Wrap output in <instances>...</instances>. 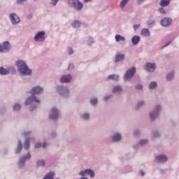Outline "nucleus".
Returning a JSON list of instances; mask_svg holds the SVG:
<instances>
[{"instance_id":"1","label":"nucleus","mask_w":179,"mask_h":179,"mask_svg":"<svg viewBox=\"0 0 179 179\" xmlns=\"http://www.w3.org/2000/svg\"><path fill=\"white\" fill-rule=\"evenodd\" d=\"M16 66L18 69L19 72L22 76H31L32 73V70L29 69L27 64L23 61H17L16 62Z\"/></svg>"},{"instance_id":"2","label":"nucleus","mask_w":179,"mask_h":179,"mask_svg":"<svg viewBox=\"0 0 179 179\" xmlns=\"http://www.w3.org/2000/svg\"><path fill=\"white\" fill-rule=\"evenodd\" d=\"M68 4L70 8H73L78 12H80L84 8V4L80 0H69Z\"/></svg>"},{"instance_id":"3","label":"nucleus","mask_w":179,"mask_h":179,"mask_svg":"<svg viewBox=\"0 0 179 179\" xmlns=\"http://www.w3.org/2000/svg\"><path fill=\"white\" fill-rule=\"evenodd\" d=\"M10 49V45L8 41H5L3 44H0V52H8Z\"/></svg>"},{"instance_id":"4","label":"nucleus","mask_w":179,"mask_h":179,"mask_svg":"<svg viewBox=\"0 0 179 179\" xmlns=\"http://www.w3.org/2000/svg\"><path fill=\"white\" fill-rule=\"evenodd\" d=\"M135 73H136V69L135 67H133L131 69H129L125 76H124V80H128L134 77L135 76Z\"/></svg>"},{"instance_id":"5","label":"nucleus","mask_w":179,"mask_h":179,"mask_svg":"<svg viewBox=\"0 0 179 179\" xmlns=\"http://www.w3.org/2000/svg\"><path fill=\"white\" fill-rule=\"evenodd\" d=\"M33 103H40V100L37 99L36 96L34 95L28 97L24 104L25 106H29L30 104H32Z\"/></svg>"},{"instance_id":"6","label":"nucleus","mask_w":179,"mask_h":179,"mask_svg":"<svg viewBox=\"0 0 179 179\" xmlns=\"http://www.w3.org/2000/svg\"><path fill=\"white\" fill-rule=\"evenodd\" d=\"M35 41H45V31H39L34 36Z\"/></svg>"},{"instance_id":"7","label":"nucleus","mask_w":179,"mask_h":179,"mask_svg":"<svg viewBox=\"0 0 179 179\" xmlns=\"http://www.w3.org/2000/svg\"><path fill=\"white\" fill-rule=\"evenodd\" d=\"M59 118V110L56 108H52L50 113V119L57 120Z\"/></svg>"},{"instance_id":"8","label":"nucleus","mask_w":179,"mask_h":179,"mask_svg":"<svg viewBox=\"0 0 179 179\" xmlns=\"http://www.w3.org/2000/svg\"><path fill=\"white\" fill-rule=\"evenodd\" d=\"M9 19L11 23H20L21 22L20 17L15 13H10L9 15Z\"/></svg>"},{"instance_id":"9","label":"nucleus","mask_w":179,"mask_h":179,"mask_svg":"<svg viewBox=\"0 0 179 179\" xmlns=\"http://www.w3.org/2000/svg\"><path fill=\"white\" fill-rule=\"evenodd\" d=\"M43 91H44L43 88L39 86H36L31 89V90L30 91V94L38 95V94H42Z\"/></svg>"},{"instance_id":"10","label":"nucleus","mask_w":179,"mask_h":179,"mask_svg":"<svg viewBox=\"0 0 179 179\" xmlns=\"http://www.w3.org/2000/svg\"><path fill=\"white\" fill-rule=\"evenodd\" d=\"M86 174H88L90 176L91 178H94V171L92 169H85V171H82L79 173V175L80 176H85Z\"/></svg>"},{"instance_id":"11","label":"nucleus","mask_w":179,"mask_h":179,"mask_svg":"<svg viewBox=\"0 0 179 179\" xmlns=\"http://www.w3.org/2000/svg\"><path fill=\"white\" fill-rule=\"evenodd\" d=\"M72 80L71 75H64L61 77L60 82L62 83H69Z\"/></svg>"},{"instance_id":"12","label":"nucleus","mask_w":179,"mask_h":179,"mask_svg":"<svg viewBox=\"0 0 179 179\" xmlns=\"http://www.w3.org/2000/svg\"><path fill=\"white\" fill-rule=\"evenodd\" d=\"M161 108L159 106H156V110L150 113V117L152 121H154L155 120V117H158L159 113L158 112L160 110Z\"/></svg>"},{"instance_id":"13","label":"nucleus","mask_w":179,"mask_h":179,"mask_svg":"<svg viewBox=\"0 0 179 179\" xmlns=\"http://www.w3.org/2000/svg\"><path fill=\"white\" fill-rule=\"evenodd\" d=\"M31 157V155L30 153H28L27 157H23L20 159L19 162V166L22 167L25 164V162L27 160L30 159Z\"/></svg>"},{"instance_id":"14","label":"nucleus","mask_w":179,"mask_h":179,"mask_svg":"<svg viewBox=\"0 0 179 179\" xmlns=\"http://www.w3.org/2000/svg\"><path fill=\"white\" fill-rule=\"evenodd\" d=\"M156 69V65L155 64H151V63H147L146 64V66H145V69L148 71V72H154V71Z\"/></svg>"},{"instance_id":"15","label":"nucleus","mask_w":179,"mask_h":179,"mask_svg":"<svg viewBox=\"0 0 179 179\" xmlns=\"http://www.w3.org/2000/svg\"><path fill=\"white\" fill-rule=\"evenodd\" d=\"M156 160L157 161L158 163H164L167 162L168 159L166 155H161L159 156L156 157Z\"/></svg>"},{"instance_id":"16","label":"nucleus","mask_w":179,"mask_h":179,"mask_svg":"<svg viewBox=\"0 0 179 179\" xmlns=\"http://www.w3.org/2000/svg\"><path fill=\"white\" fill-rule=\"evenodd\" d=\"M59 93L61 95H65V93H66V94H69V90H68L66 87H59Z\"/></svg>"},{"instance_id":"17","label":"nucleus","mask_w":179,"mask_h":179,"mask_svg":"<svg viewBox=\"0 0 179 179\" xmlns=\"http://www.w3.org/2000/svg\"><path fill=\"white\" fill-rule=\"evenodd\" d=\"M124 58L125 55H117L115 58V63L122 62Z\"/></svg>"},{"instance_id":"18","label":"nucleus","mask_w":179,"mask_h":179,"mask_svg":"<svg viewBox=\"0 0 179 179\" xmlns=\"http://www.w3.org/2000/svg\"><path fill=\"white\" fill-rule=\"evenodd\" d=\"M10 73V71L8 69H5L4 67H0V75L6 76Z\"/></svg>"},{"instance_id":"19","label":"nucleus","mask_w":179,"mask_h":179,"mask_svg":"<svg viewBox=\"0 0 179 179\" xmlns=\"http://www.w3.org/2000/svg\"><path fill=\"white\" fill-rule=\"evenodd\" d=\"M121 92H122L121 86H115L113 90V93L120 94Z\"/></svg>"},{"instance_id":"20","label":"nucleus","mask_w":179,"mask_h":179,"mask_svg":"<svg viewBox=\"0 0 179 179\" xmlns=\"http://www.w3.org/2000/svg\"><path fill=\"white\" fill-rule=\"evenodd\" d=\"M115 41H117V43H120V41H125V37L120 35V34H117L115 36Z\"/></svg>"},{"instance_id":"21","label":"nucleus","mask_w":179,"mask_h":179,"mask_svg":"<svg viewBox=\"0 0 179 179\" xmlns=\"http://www.w3.org/2000/svg\"><path fill=\"white\" fill-rule=\"evenodd\" d=\"M170 3V0H161L159 5L160 6L164 7V6H169Z\"/></svg>"},{"instance_id":"22","label":"nucleus","mask_w":179,"mask_h":179,"mask_svg":"<svg viewBox=\"0 0 179 179\" xmlns=\"http://www.w3.org/2000/svg\"><path fill=\"white\" fill-rule=\"evenodd\" d=\"M120 141H121V134H115L113 137V141L119 142Z\"/></svg>"},{"instance_id":"23","label":"nucleus","mask_w":179,"mask_h":179,"mask_svg":"<svg viewBox=\"0 0 179 179\" xmlns=\"http://www.w3.org/2000/svg\"><path fill=\"white\" fill-rule=\"evenodd\" d=\"M55 176V173L53 171H51L48 173L47 176L44 177L43 179H54Z\"/></svg>"},{"instance_id":"24","label":"nucleus","mask_w":179,"mask_h":179,"mask_svg":"<svg viewBox=\"0 0 179 179\" xmlns=\"http://www.w3.org/2000/svg\"><path fill=\"white\" fill-rule=\"evenodd\" d=\"M24 150H28L30 148V139L27 138L24 141Z\"/></svg>"},{"instance_id":"25","label":"nucleus","mask_w":179,"mask_h":179,"mask_svg":"<svg viewBox=\"0 0 179 179\" xmlns=\"http://www.w3.org/2000/svg\"><path fill=\"white\" fill-rule=\"evenodd\" d=\"M120 78V77L117 75H110L108 76V80H112L114 81H118V79Z\"/></svg>"},{"instance_id":"26","label":"nucleus","mask_w":179,"mask_h":179,"mask_svg":"<svg viewBox=\"0 0 179 179\" xmlns=\"http://www.w3.org/2000/svg\"><path fill=\"white\" fill-rule=\"evenodd\" d=\"M22 150V141H18V145H17V148L16 149V153L17 154L20 153Z\"/></svg>"},{"instance_id":"27","label":"nucleus","mask_w":179,"mask_h":179,"mask_svg":"<svg viewBox=\"0 0 179 179\" xmlns=\"http://www.w3.org/2000/svg\"><path fill=\"white\" fill-rule=\"evenodd\" d=\"M142 36H144L145 37H149L150 36V31L148 29H143L141 31Z\"/></svg>"},{"instance_id":"28","label":"nucleus","mask_w":179,"mask_h":179,"mask_svg":"<svg viewBox=\"0 0 179 179\" xmlns=\"http://www.w3.org/2000/svg\"><path fill=\"white\" fill-rule=\"evenodd\" d=\"M131 41H132L133 44L136 45L140 41V37L138 36H134L132 38Z\"/></svg>"},{"instance_id":"29","label":"nucleus","mask_w":179,"mask_h":179,"mask_svg":"<svg viewBox=\"0 0 179 179\" xmlns=\"http://www.w3.org/2000/svg\"><path fill=\"white\" fill-rule=\"evenodd\" d=\"M46 148V147H47V145H46V143H44L43 145L41 143H36V145H35V148L36 149H38V148Z\"/></svg>"},{"instance_id":"30","label":"nucleus","mask_w":179,"mask_h":179,"mask_svg":"<svg viewBox=\"0 0 179 179\" xmlns=\"http://www.w3.org/2000/svg\"><path fill=\"white\" fill-rule=\"evenodd\" d=\"M128 2H129V0H122L120 3V6L121 9H124V7L126 6V5Z\"/></svg>"},{"instance_id":"31","label":"nucleus","mask_w":179,"mask_h":179,"mask_svg":"<svg viewBox=\"0 0 179 179\" xmlns=\"http://www.w3.org/2000/svg\"><path fill=\"white\" fill-rule=\"evenodd\" d=\"M171 18L164 17L161 20L160 23H171Z\"/></svg>"},{"instance_id":"32","label":"nucleus","mask_w":179,"mask_h":179,"mask_svg":"<svg viewBox=\"0 0 179 179\" xmlns=\"http://www.w3.org/2000/svg\"><path fill=\"white\" fill-rule=\"evenodd\" d=\"M173 78H174V73H173V72L170 73H168L167 76H166V80H167L168 81L172 80L173 79Z\"/></svg>"},{"instance_id":"33","label":"nucleus","mask_w":179,"mask_h":179,"mask_svg":"<svg viewBox=\"0 0 179 179\" xmlns=\"http://www.w3.org/2000/svg\"><path fill=\"white\" fill-rule=\"evenodd\" d=\"M157 86V83H156V82H152V83L150 84V85H149V88H150V90H152V89L156 88Z\"/></svg>"},{"instance_id":"34","label":"nucleus","mask_w":179,"mask_h":179,"mask_svg":"<svg viewBox=\"0 0 179 179\" xmlns=\"http://www.w3.org/2000/svg\"><path fill=\"white\" fill-rule=\"evenodd\" d=\"M21 108V106L19 103H15L13 106V110L18 111Z\"/></svg>"},{"instance_id":"35","label":"nucleus","mask_w":179,"mask_h":179,"mask_svg":"<svg viewBox=\"0 0 179 179\" xmlns=\"http://www.w3.org/2000/svg\"><path fill=\"white\" fill-rule=\"evenodd\" d=\"M45 162L44 160H39L37 162V166H45Z\"/></svg>"},{"instance_id":"36","label":"nucleus","mask_w":179,"mask_h":179,"mask_svg":"<svg viewBox=\"0 0 179 179\" xmlns=\"http://www.w3.org/2000/svg\"><path fill=\"white\" fill-rule=\"evenodd\" d=\"M159 12L161 15H166V12L164 8H160Z\"/></svg>"},{"instance_id":"37","label":"nucleus","mask_w":179,"mask_h":179,"mask_svg":"<svg viewBox=\"0 0 179 179\" xmlns=\"http://www.w3.org/2000/svg\"><path fill=\"white\" fill-rule=\"evenodd\" d=\"M26 1L27 0H17L16 3L17 5H22L23 3H24V2H26Z\"/></svg>"},{"instance_id":"38","label":"nucleus","mask_w":179,"mask_h":179,"mask_svg":"<svg viewBox=\"0 0 179 179\" xmlns=\"http://www.w3.org/2000/svg\"><path fill=\"white\" fill-rule=\"evenodd\" d=\"M147 143H148V141H147V140H141V141H139V145H141V146H143V145L147 144Z\"/></svg>"},{"instance_id":"39","label":"nucleus","mask_w":179,"mask_h":179,"mask_svg":"<svg viewBox=\"0 0 179 179\" xmlns=\"http://www.w3.org/2000/svg\"><path fill=\"white\" fill-rule=\"evenodd\" d=\"M90 103H91L92 105L97 104V99H91Z\"/></svg>"},{"instance_id":"40","label":"nucleus","mask_w":179,"mask_h":179,"mask_svg":"<svg viewBox=\"0 0 179 179\" xmlns=\"http://www.w3.org/2000/svg\"><path fill=\"white\" fill-rule=\"evenodd\" d=\"M59 0H51V3L52 5H53L54 6H56L58 3Z\"/></svg>"},{"instance_id":"41","label":"nucleus","mask_w":179,"mask_h":179,"mask_svg":"<svg viewBox=\"0 0 179 179\" xmlns=\"http://www.w3.org/2000/svg\"><path fill=\"white\" fill-rule=\"evenodd\" d=\"M90 117V115L87 113H85L83 115V118L84 120H89Z\"/></svg>"},{"instance_id":"42","label":"nucleus","mask_w":179,"mask_h":179,"mask_svg":"<svg viewBox=\"0 0 179 179\" xmlns=\"http://www.w3.org/2000/svg\"><path fill=\"white\" fill-rule=\"evenodd\" d=\"M146 0H137V5H143V3H144V2H145Z\"/></svg>"},{"instance_id":"43","label":"nucleus","mask_w":179,"mask_h":179,"mask_svg":"<svg viewBox=\"0 0 179 179\" xmlns=\"http://www.w3.org/2000/svg\"><path fill=\"white\" fill-rule=\"evenodd\" d=\"M34 15L33 14H29L27 17V19H28L29 20H31V19H33Z\"/></svg>"},{"instance_id":"44","label":"nucleus","mask_w":179,"mask_h":179,"mask_svg":"<svg viewBox=\"0 0 179 179\" xmlns=\"http://www.w3.org/2000/svg\"><path fill=\"white\" fill-rule=\"evenodd\" d=\"M74 69V64H70L69 65V70H72Z\"/></svg>"},{"instance_id":"45","label":"nucleus","mask_w":179,"mask_h":179,"mask_svg":"<svg viewBox=\"0 0 179 179\" xmlns=\"http://www.w3.org/2000/svg\"><path fill=\"white\" fill-rule=\"evenodd\" d=\"M139 27H140V24H139L134 25V29L136 31L138 30V29H139Z\"/></svg>"},{"instance_id":"46","label":"nucleus","mask_w":179,"mask_h":179,"mask_svg":"<svg viewBox=\"0 0 179 179\" xmlns=\"http://www.w3.org/2000/svg\"><path fill=\"white\" fill-rule=\"evenodd\" d=\"M73 54V50L72 48L69 49V55H71Z\"/></svg>"},{"instance_id":"47","label":"nucleus","mask_w":179,"mask_h":179,"mask_svg":"<svg viewBox=\"0 0 179 179\" xmlns=\"http://www.w3.org/2000/svg\"><path fill=\"white\" fill-rule=\"evenodd\" d=\"M161 24L164 27H168L169 26H170V23H165V24L162 23Z\"/></svg>"},{"instance_id":"48","label":"nucleus","mask_w":179,"mask_h":179,"mask_svg":"<svg viewBox=\"0 0 179 179\" xmlns=\"http://www.w3.org/2000/svg\"><path fill=\"white\" fill-rule=\"evenodd\" d=\"M143 87L141 85H138L136 87V89L138 90H142Z\"/></svg>"},{"instance_id":"49","label":"nucleus","mask_w":179,"mask_h":179,"mask_svg":"<svg viewBox=\"0 0 179 179\" xmlns=\"http://www.w3.org/2000/svg\"><path fill=\"white\" fill-rule=\"evenodd\" d=\"M143 105H144V101H140V102H138V108H139L140 106H143Z\"/></svg>"},{"instance_id":"50","label":"nucleus","mask_w":179,"mask_h":179,"mask_svg":"<svg viewBox=\"0 0 179 179\" xmlns=\"http://www.w3.org/2000/svg\"><path fill=\"white\" fill-rule=\"evenodd\" d=\"M110 98H111V96H106L104 97V101H107L108 99H110Z\"/></svg>"},{"instance_id":"51","label":"nucleus","mask_w":179,"mask_h":179,"mask_svg":"<svg viewBox=\"0 0 179 179\" xmlns=\"http://www.w3.org/2000/svg\"><path fill=\"white\" fill-rule=\"evenodd\" d=\"M93 0H83L84 3H87L89 2H92Z\"/></svg>"},{"instance_id":"52","label":"nucleus","mask_w":179,"mask_h":179,"mask_svg":"<svg viewBox=\"0 0 179 179\" xmlns=\"http://www.w3.org/2000/svg\"><path fill=\"white\" fill-rule=\"evenodd\" d=\"M141 176L143 177L145 176V173L143 171H141Z\"/></svg>"},{"instance_id":"53","label":"nucleus","mask_w":179,"mask_h":179,"mask_svg":"<svg viewBox=\"0 0 179 179\" xmlns=\"http://www.w3.org/2000/svg\"><path fill=\"white\" fill-rule=\"evenodd\" d=\"M77 24H76V23L72 24V26L73 27H77Z\"/></svg>"},{"instance_id":"54","label":"nucleus","mask_w":179,"mask_h":179,"mask_svg":"<svg viewBox=\"0 0 179 179\" xmlns=\"http://www.w3.org/2000/svg\"><path fill=\"white\" fill-rule=\"evenodd\" d=\"M73 23H80V21H79V20H75V21L73 22Z\"/></svg>"},{"instance_id":"55","label":"nucleus","mask_w":179,"mask_h":179,"mask_svg":"<svg viewBox=\"0 0 179 179\" xmlns=\"http://www.w3.org/2000/svg\"><path fill=\"white\" fill-rule=\"evenodd\" d=\"M138 134H139V131H136L134 134L135 136H137Z\"/></svg>"},{"instance_id":"56","label":"nucleus","mask_w":179,"mask_h":179,"mask_svg":"<svg viewBox=\"0 0 179 179\" xmlns=\"http://www.w3.org/2000/svg\"><path fill=\"white\" fill-rule=\"evenodd\" d=\"M169 44H170V42L168 43L165 46H164L163 48H164V47H167V45H169Z\"/></svg>"},{"instance_id":"57","label":"nucleus","mask_w":179,"mask_h":179,"mask_svg":"<svg viewBox=\"0 0 179 179\" xmlns=\"http://www.w3.org/2000/svg\"><path fill=\"white\" fill-rule=\"evenodd\" d=\"M80 179H89V178L83 177V178H81Z\"/></svg>"},{"instance_id":"58","label":"nucleus","mask_w":179,"mask_h":179,"mask_svg":"<svg viewBox=\"0 0 179 179\" xmlns=\"http://www.w3.org/2000/svg\"><path fill=\"white\" fill-rule=\"evenodd\" d=\"M27 133H24V136L27 137Z\"/></svg>"},{"instance_id":"59","label":"nucleus","mask_w":179,"mask_h":179,"mask_svg":"<svg viewBox=\"0 0 179 179\" xmlns=\"http://www.w3.org/2000/svg\"><path fill=\"white\" fill-rule=\"evenodd\" d=\"M151 23H154V21H152Z\"/></svg>"},{"instance_id":"60","label":"nucleus","mask_w":179,"mask_h":179,"mask_svg":"<svg viewBox=\"0 0 179 179\" xmlns=\"http://www.w3.org/2000/svg\"><path fill=\"white\" fill-rule=\"evenodd\" d=\"M56 179H59V178H56Z\"/></svg>"}]
</instances>
